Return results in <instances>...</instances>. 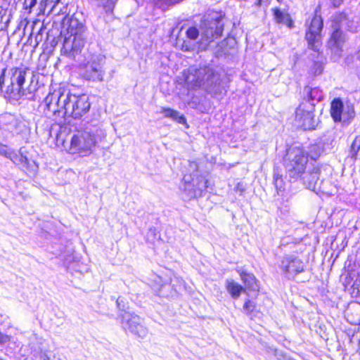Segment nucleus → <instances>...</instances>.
<instances>
[{
	"mask_svg": "<svg viewBox=\"0 0 360 360\" xmlns=\"http://www.w3.org/2000/svg\"><path fill=\"white\" fill-rule=\"evenodd\" d=\"M182 80L188 90L202 89L212 96L221 92V75L210 65L191 67L184 71Z\"/></svg>",
	"mask_w": 360,
	"mask_h": 360,
	"instance_id": "f257e3e1",
	"label": "nucleus"
},
{
	"mask_svg": "<svg viewBox=\"0 0 360 360\" xmlns=\"http://www.w3.org/2000/svg\"><path fill=\"white\" fill-rule=\"evenodd\" d=\"M276 355L277 356V358L278 360H287L286 357L285 356H283L282 354H279V353L276 352Z\"/></svg>",
	"mask_w": 360,
	"mask_h": 360,
	"instance_id": "58836bf2",
	"label": "nucleus"
},
{
	"mask_svg": "<svg viewBox=\"0 0 360 360\" xmlns=\"http://www.w3.org/2000/svg\"><path fill=\"white\" fill-rule=\"evenodd\" d=\"M98 131L96 127L77 131L70 139L69 152L72 154L79 153L82 156L90 154L96 146Z\"/></svg>",
	"mask_w": 360,
	"mask_h": 360,
	"instance_id": "7ed1b4c3",
	"label": "nucleus"
},
{
	"mask_svg": "<svg viewBox=\"0 0 360 360\" xmlns=\"http://www.w3.org/2000/svg\"><path fill=\"white\" fill-rule=\"evenodd\" d=\"M57 359L54 355L46 354L44 360H57Z\"/></svg>",
	"mask_w": 360,
	"mask_h": 360,
	"instance_id": "e433bc0d",
	"label": "nucleus"
},
{
	"mask_svg": "<svg viewBox=\"0 0 360 360\" xmlns=\"http://www.w3.org/2000/svg\"><path fill=\"white\" fill-rule=\"evenodd\" d=\"M274 184L278 195H280V193L283 190V181L281 175L276 173V172L274 173Z\"/></svg>",
	"mask_w": 360,
	"mask_h": 360,
	"instance_id": "bb28decb",
	"label": "nucleus"
},
{
	"mask_svg": "<svg viewBox=\"0 0 360 360\" xmlns=\"http://www.w3.org/2000/svg\"><path fill=\"white\" fill-rule=\"evenodd\" d=\"M68 96L69 91H60V90L49 94L44 99L46 109L55 116L65 118L64 111L67 106Z\"/></svg>",
	"mask_w": 360,
	"mask_h": 360,
	"instance_id": "9d476101",
	"label": "nucleus"
},
{
	"mask_svg": "<svg viewBox=\"0 0 360 360\" xmlns=\"http://www.w3.org/2000/svg\"><path fill=\"white\" fill-rule=\"evenodd\" d=\"M186 35L190 39L195 40L199 36V31L196 27H191L187 30Z\"/></svg>",
	"mask_w": 360,
	"mask_h": 360,
	"instance_id": "cd10ccee",
	"label": "nucleus"
},
{
	"mask_svg": "<svg viewBox=\"0 0 360 360\" xmlns=\"http://www.w3.org/2000/svg\"><path fill=\"white\" fill-rule=\"evenodd\" d=\"M28 68L25 67L13 68L8 70L9 77L6 92L14 96H22L26 94L24 87Z\"/></svg>",
	"mask_w": 360,
	"mask_h": 360,
	"instance_id": "1a4fd4ad",
	"label": "nucleus"
},
{
	"mask_svg": "<svg viewBox=\"0 0 360 360\" xmlns=\"http://www.w3.org/2000/svg\"><path fill=\"white\" fill-rule=\"evenodd\" d=\"M162 112L166 117L171 118L172 120L177 122L179 124H186V119L184 115L179 113V112L171 109V108H162Z\"/></svg>",
	"mask_w": 360,
	"mask_h": 360,
	"instance_id": "4be33fe9",
	"label": "nucleus"
},
{
	"mask_svg": "<svg viewBox=\"0 0 360 360\" xmlns=\"http://www.w3.org/2000/svg\"><path fill=\"white\" fill-rule=\"evenodd\" d=\"M304 184H307V188L312 191H315V182L309 181L307 179V175L304 177Z\"/></svg>",
	"mask_w": 360,
	"mask_h": 360,
	"instance_id": "7c9ffc66",
	"label": "nucleus"
},
{
	"mask_svg": "<svg viewBox=\"0 0 360 360\" xmlns=\"http://www.w3.org/2000/svg\"><path fill=\"white\" fill-rule=\"evenodd\" d=\"M262 0H256L255 2L254 3V5L256 7L259 8L262 5Z\"/></svg>",
	"mask_w": 360,
	"mask_h": 360,
	"instance_id": "ea45409f",
	"label": "nucleus"
},
{
	"mask_svg": "<svg viewBox=\"0 0 360 360\" xmlns=\"http://www.w3.org/2000/svg\"><path fill=\"white\" fill-rule=\"evenodd\" d=\"M322 26H323V22L321 21V24L319 25V29H321L322 27Z\"/></svg>",
	"mask_w": 360,
	"mask_h": 360,
	"instance_id": "79ce46f5",
	"label": "nucleus"
},
{
	"mask_svg": "<svg viewBox=\"0 0 360 360\" xmlns=\"http://www.w3.org/2000/svg\"><path fill=\"white\" fill-rule=\"evenodd\" d=\"M271 11L274 20L276 24L285 25L290 29L294 27V22L288 13L281 11L278 7L271 8Z\"/></svg>",
	"mask_w": 360,
	"mask_h": 360,
	"instance_id": "f3484780",
	"label": "nucleus"
},
{
	"mask_svg": "<svg viewBox=\"0 0 360 360\" xmlns=\"http://www.w3.org/2000/svg\"><path fill=\"white\" fill-rule=\"evenodd\" d=\"M350 21L345 13H337L333 16L332 26L334 31L328 41V44L332 51L340 55L342 51V46L345 41V37L340 30V28L349 30L350 28Z\"/></svg>",
	"mask_w": 360,
	"mask_h": 360,
	"instance_id": "0eeeda50",
	"label": "nucleus"
},
{
	"mask_svg": "<svg viewBox=\"0 0 360 360\" xmlns=\"http://www.w3.org/2000/svg\"><path fill=\"white\" fill-rule=\"evenodd\" d=\"M116 304L119 311L117 315L118 317L119 315H120L121 314L130 312L129 311L127 310L129 309L128 303L125 302L124 299L123 297H119L117 299Z\"/></svg>",
	"mask_w": 360,
	"mask_h": 360,
	"instance_id": "393cba45",
	"label": "nucleus"
},
{
	"mask_svg": "<svg viewBox=\"0 0 360 360\" xmlns=\"http://www.w3.org/2000/svg\"><path fill=\"white\" fill-rule=\"evenodd\" d=\"M189 174L184 175L181 189L183 198L187 200L201 197L210 186V182L205 176L200 174L198 164L193 161L188 165Z\"/></svg>",
	"mask_w": 360,
	"mask_h": 360,
	"instance_id": "f03ea898",
	"label": "nucleus"
},
{
	"mask_svg": "<svg viewBox=\"0 0 360 360\" xmlns=\"http://www.w3.org/2000/svg\"><path fill=\"white\" fill-rule=\"evenodd\" d=\"M105 56L103 54H94L84 66L82 77L92 82H102L104 80L106 69Z\"/></svg>",
	"mask_w": 360,
	"mask_h": 360,
	"instance_id": "423d86ee",
	"label": "nucleus"
},
{
	"mask_svg": "<svg viewBox=\"0 0 360 360\" xmlns=\"http://www.w3.org/2000/svg\"><path fill=\"white\" fill-rule=\"evenodd\" d=\"M278 1H280V0H278Z\"/></svg>",
	"mask_w": 360,
	"mask_h": 360,
	"instance_id": "c03bdc74",
	"label": "nucleus"
},
{
	"mask_svg": "<svg viewBox=\"0 0 360 360\" xmlns=\"http://www.w3.org/2000/svg\"><path fill=\"white\" fill-rule=\"evenodd\" d=\"M27 2H29V6L32 8L36 5L37 0H25V4H27Z\"/></svg>",
	"mask_w": 360,
	"mask_h": 360,
	"instance_id": "c9c22d12",
	"label": "nucleus"
},
{
	"mask_svg": "<svg viewBox=\"0 0 360 360\" xmlns=\"http://www.w3.org/2000/svg\"><path fill=\"white\" fill-rule=\"evenodd\" d=\"M304 93L307 94L304 101L302 102L295 111V122L298 127L304 130H313L314 129V117L315 105L311 102L314 101L312 89L306 86Z\"/></svg>",
	"mask_w": 360,
	"mask_h": 360,
	"instance_id": "20e7f679",
	"label": "nucleus"
},
{
	"mask_svg": "<svg viewBox=\"0 0 360 360\" xmlns=\"http://www.w3.org/2000/svg\"><path fill=\"white\" fill-rule=\"evenodd\" d=\"M315 21V15L311 18L310 23L308 26V29L306 32L305 38L308 41L309 46L314 50L315 48V29L314 27V22Z\"/></svg>",
	"mask_w": 360,
	"mask_h": 360,
	"instance_id": "5701e85b",
	"label": "nucleus"
},
{
	"mask_svg": "<svg viewBox=\"0 0 360 360\" xmlns=\"http://www.w3.org/2000/svg\"><path fill=\"white\" fill-rule=\"evenodd\" d=\"M226 289L234 300L238 299L241 292L245 291V288L233 280H226Z\"/></svg>",
	"mask_w": 360,
	"mask_h": 360,
	"instance_id": "412c9836",
	"label": "nucleus"
},
{
	"mask_svg": "<svg viewBox=\"0 0 360 360\" xmlns=\"http://www.w3.org/2000/svg\"><path fill=\"white\" fill-rule=\"evenodd\" d=\"M10 160L15 165H27L28 164V160L25 156L15 152H13Z\"/></svg>",
	"mask_w": 360,
	"mask_h": 360,
	"instance_id": "a878e982",
	"label": "nucleus"
},
{
	"mask_svg": "<svg viewBox=\"0 0 360 360\" xmlns=\"http://www.w3.org/2000/svg\"><path fill=\"white\" fill-rule=\"evenodd\" d=\"M316 75L321 73L322 71H323L322 65L318 64L317 62H316Z\"/></svg>",
	"mask_w": 360,
	"mask_h": 360,
	"instance_id": "4c0bfd02",
	"label": "nucleus"
},
{
	"mask_svg": "<svg viewBox=\"0 0 360 360\" xmlns=\"http://www.w3.org/2000/svg\"><path fill=\"white\" fill-rule=\"evenodd\" d=\"M119 319L122 328L125 331H129L131 333L144 338L148 334L147 328L143 324V319L133 312L124 313L119 315Z\"/></svg>",
	"mask_w": 360,
	"mask_h": 360,
	"instance_id": "9b49d317",
	"label": "nucleus"
},
{
	"mask_svg": "<svg viewBox=\"0 0 360 360\" xmlns=\"http://www.w3.org/2000/svg\"><path fill=\"white\" fill-rule=\"evenodd\" d=\"M255 308V304L253 302H252L251 300H248L245 302L244 305H243V311L249 315L250 314L251 312H252L254 311Z\"/></svg>",
	"mask_w": 360,
	"mask_h": 360,
	"instance_id": "c85d7f7f",
	"label": "nucleus"
},
{
	"mask_svg": "<svg viewBox=\"0 0 360 360\" xmlns=\"http://www.w3.org/2000/svg\"><path fill=\"white\" fill-rule=\"evenodd\" d=\"M6 69L4 68L2 70V72L0 75V89L2 91L4 85H5L6 82Z\"/></svg>",
	"mask_w": 360,
	"mask_h": 360,
	"instance_id": "2f4dec72",
	"label": "nucleus"
},
{
	"mask_svg": "<svg viewBox=\"0 0 360 360\" xmlns=\"http://www.w3.org/2000/svg\"><path fill=\"white\" fill-rule=\"evenodd\" d=\"M281 268L285 276L290 279L304 269L302 262L293 256L285 257L281 262Z\"/></svg>",
	"mask_w": 360,
	"mask_h": 360,
	"instance_id": "dca6fc26",
	"label": "nucleus"
},
{
	"mask_svg": "<svg viewBox=\"0 0 360 360\" xmlns=\"http://www.w3.org/2000/svg\"><path fill=\"white\" fill-rule=\"evenodd\" d=\"M18 125V120L11 113L0 115V129L13 131Z\"/></svg>",
	"mask_w": 360,
	"mask_h": 360,
	"instance_id": "a211bd4d",
	"label": "nucleus"
},
{
	"mask_svg": "<svg viewBox=\"0 0 360 360\" xmlns=\"http://www.w3.org/2000/svg\"><path fill=\"white\" fill-rule=\"evenodd\" d=\"M330 1L334 7H338L342 4L343 0H330Z\"/></svg>",
	"mask_w": 360,
	"mask_h": 360,
	"instance_id": "f704fd0d",
	"label": "nucleus"
},
{
	"mask_svg": "<svg viewBox=\"0 0 360 360\" xmlns=\"http://www.w3.org/2000/svg\"><path fill=\"white\" fill-rule=\"evenodd\" d=\"M10 341V337L0 332V345H4Z\"/></svg>",
	"mask_w": 360,
	"mask_h": 360,
	"instance_id": "473e14b6",
	"label": "nucleus"
},
{
	"mask_svg": "<svg viewBox=\"0 0 360 360\" xmlns=\"http://www.w3.org/2000/svg\"><path fill=\"white\" fill-rule=\"evenodd\" d=\"M85 44L84 37H74L73 35H65L61 55L68 58L75 60L76 57L82 53Z\"/></svg>",
	"mask_w": 360,
	"mask_h": 360,
	"instance_id": "f8f14e48",
	"label": "nucleus"
},
{
	"mask_svg": "<svg viewBox=\"0 0 360 360\" xmlns=\"http://www.w3.org/2000/svg\"><path fill=\"white\" fill-rule=\"evenodd\" d=\"M13 152V151L8 149L6 145L0 143V155H4V157L8 159H11Z\"/></svg>",
	"mask_w": 360,
	"mask_h": 360,
	"instance_id": "c756f323",
	"label": "nucleus"
},
{
	"mask_svg": "<svg viewBox=\"0 0 360 360\" xmlns=\"http://www.w3.org/2000/svg\"><path fill=\"white\" fill-rule=\"evenodd\" d=\"M67 11H68V9H65H65H60V15L66 14Z\"/></svg>",
	"mask_w": 360,
	"mask_h": 360,
	"instance_id": "a19ab883",
	"label": "nucleus"
},
{
	"mask_svg": "<svg viewBox=\"0 0 360 360\" xmlns=\"http://www.w3.org/2000/svg\"><path fill=\"white\" fill-rule=\"evenodd\" d=\"M307 156L299 147H290L283 158V165L290 178L297 179L304 171Z\"/></svg>",
	"mask_w": 360,
	"mask_h": 360,
	"instance_id": "39448f33",
	"label": "nucleus"
},
{
	"mask_svg": "<svg viewBox=\"0 0 360 360\" xmlns=\"http://www.w3.org/2000/svg\"><path fill=\"white\" fill-rule=\"evenodd\" d=\"M224 25L221 18L205 22L201 32V44L207 46L214 39L220 37L224 30Z\"/></svg>",
	"mask_w": 360,
	"mask_h": 360,
	"instance_id": "ddd939ff",
	"label": "nucleus"
},
{
	"mask_svg": "<svg viewBox=\"0 0 360 360\" xmlns=\"http://www.w3.org/2000/svg\"><path fill=\"white\" fill-rule=\"evenodd\" d=\"M236 271L240 274L241 280L247 288L252 291L259 290L256 278L252 274H249L241 269H236Z\"/></svg>",
	"mask_w": 360,
	"mask_h": 360,
	"instance_id": "aec40b11",
	"label": "nucleus"
},
{
	"mask_svg": "<svg viewBox=\"0 0 360 360\" xmlns=\"http://www.w3.org/2000/svg\"><path fill=\"white\" fill-rule=\"evenodd\" d=\"M352 288L354 291L356 290V294H360V281L356 280L352 285Z\"/></svg>",
	"mask_w": 360,
	"mask_h": 360,
	"instance_id": "72a5a7b5",
	"label": "nucleus"
},
{
	"mask_svg": "<svg viewBox=\"0 0 360 360\" xmlns=\"http://www.w3.org/2000/svg\"><path fill=\"white\" fill-rule=\"evenodd\" d=\"M330 115L335 122H346L354 118L355 112L353 107L347 106L344 108L343 102L338 98L331 103Z\"/></svg>",
	"mask_w": 360,
	"mask_h": 360,
	"instance_id": "2eb2a0df",
	"label": "nucleus"
},
{
	"mask_svg": "<svg viewBox=\"0 0 360 360\" xmlns=\"http://www.w3.org/2000/svg\"><path fill=\"white\" fill-rule=\"evenodd\" d=\"M278 1H280V0H278Z\"/></svg>",
	"mask_w": 360,
	"mask_h": 360,
	"instance_id": "37998d69",
	"label": "nucleus"
},
{
	"mask_svg": "<svg viewBox=\"0 0 360 360\" xmlns=\"http://www.w3.org/2000/svg\"><path fill=\"white\" fill-rule=\"evenodd\" d=\"M68 103L64 111L65 117L80 119L85 115L91 108L89 96L86 94L75 95L69 92Z\"/></svg>",
	"mask_w": 360,
	"mask_h": 360,
	"instance_id": "6e6552de",
	"label": "nucleus"
},
{
	"mask_svg": "<svg viewBox=\"0 0 360 360\" xmlns=\"http://www.w3.org/2000/svg\"><path fill=\"white\" fill-rule=\"evenodd\" d=\"M44 11H48V15H51L53 18H59L60 15V9H68L61 0H45Z\"/></svg>",
	"mask_w": 360,
	"mask_h": 360,
	"instance_id": "6ab92c4d",
	"label": "nucleus"
},
{
	"mask_svg": "<svg viewBox=\"0 0 360 360\" xmlns=\"http://www.w3.org/2000/svg\"><path fill=\"white\" fill-rule=\"evenodd\" d=\"M360 150V136H356L353 141L350 149L349 156L354 160H356L357 154Z\"/></svg>",
	"mask_w": 360,
	"mask_h": 360,
	"instance_id": "b1692460",
	"label": "nucleus"
},
{
	"mask_svg": "<svg viewBox=\"0 0 360 360\" xmlns=\"http://www.w3.org/2000/svg\"><path fill=\"white\" fill-rule=\"evenodd\" d=\"M62 31L61 33H66L65 35H73L74 37H84L86 27L84 23L79 20L77 14L72 16L66 15L61 20Z\"/></svg>",
	"mask_w": 360,
	"mask_h": 360,
	"instance_id": "4468645a",
	"label": "nucleus"
}]
</instances>
